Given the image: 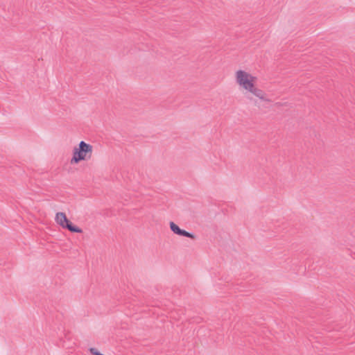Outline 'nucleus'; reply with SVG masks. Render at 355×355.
I'll return each mask as SVG.
<instances>
[{"label": "nucleus", "mask_w": 355, "mask_h": 355, "mask_svg": "<svg viewBox=\"0 0 355 355\" xmlns=\"http://www.w3.org/2000/svg\"><path fill=\"white\" fill-rule=\"evenodd\" d=\"M171 230L177 235H180L182 229L175 224L174 222H170L169 223Z\"/></svg>", "instance_id": "obj_5"}, {"label": "nucleus", "mask_w": 355, "mask_h": 355, "mask_svg": "<svg viewBox=\"0 0 355 355\" xmlns=\"http://www.w3.org/2000/svg\"><path fill=\"white\" fill-rule=\"evenodd\" d=\"M257 78L243 70H239L236 72V83L245 90L252 94L259 99L268 101L266 98V93L255 87L254 82Z\"/></svg>", "instance_id": "obj_1"}, {"label": "nucleus", "mask_w": 355, "mask_h": 355, "mask_svg": "<svg viewBox=\"0 0 355 355\" xmlns=\"http://www.w3.org/2000/svg\"><path fill=\"white\" fill-rule=\"evenodd\" d=\"M180 236L188 237V238H190V239H196V235L193 233L187 232L184 230H182V232H181Z\"/></svg>", "instance_id": "obj_6"}, {"label": "nucleus", "mask_w": 355, "mask_h": 355, "mask_svg": "<svg viewBox=\"0 0 355 355\" xmlns=\"http://www.w3.org/2000/svg\"><path fill=\"white\" fill-rule=\"evenodd\" d=\"M64 229H67L69 231L73 233H82L83 230L79 227L73 225L69 220L65 225Z\"/></svg>", "instance_id": "obj_4"}, {"label": "nucleus", "mask_w": 355, "mask_h": 355, "mask_svg": "<svg viewBox=\"0 0 355 355\" xmlns=\"http://www.w3.org/2000/svg\"><path fill=\"white\" fill-rule=\"evenodd\" d=\"M92 149L91 144L81 141L78 144V147H75L73 149L71 164H76L80 161L89 159L92 157Z\"/></svg>", "instance_id": "obj_2"}, {"label": "nucleus", "mask_w": 355, "mask_h": 355, "mask_svg": "<svg viewBox=\"0 0 355 355\" xmlns=\"http://www.w3.org/2000/svg\"><path fill=\"white\" fill-rule=\"evenodd\" d=\"M55 220L62 228H64L65 225L69 221V219L67 218V216L64 212H58L55 214Z\"/></svg>", "instance_id": "obj_3"}]
</instances>
